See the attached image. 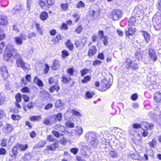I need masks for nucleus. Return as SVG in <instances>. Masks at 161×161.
<instances>
[{
    "mask_svg": "<svg viewBox=\"0 0 161 161\" xmlns=\"http://www.w3.org/2000/svg\"><path fill=\"white\" fill-rule=\"evenodd\" d=\"M98 135L93 131H89L85 135V139L89 143L90 146L95 149L97 146Z\"/></svg>",
    "mask_w": 161,
    "mask_h": 161,
    "instance_id": "1",
    "label": "nucleus"
},
{
    "mask_svg": "<svg viewBox=\"0 0 161 161\" xmlns=\"http://www.w3.org/2000/svg\"><path fill=\"white\" fill-rule=\"evenodd\" d=\"M19 54L17 52L13 46L10 45L7 47L4 54V58L5 61H10L12 57L15 58H19Z\"/></svg>",
    "mask_w": 161,
    "mask_h": 161,
    "instance_id": "2",
    "label": "nucleus"
},
{
    "mask_svg": "<svg viewBox=\"0 0 161 161\" xmlns=\"http://www.w3.org/2000/svg\"><path fill=\"white\" fill-rule=\"evenodd\" d=\"M123 15V13L121 10L116 9L113 11L110 16L114 20H118L121 18Z\"/></svg>",
    "mask_w": 161,
    "mask_h": 161,
    "instance_id": "3",
    "label": "nucleus"
},
{
    "mask_svg": "<svg viewBox=\"0 0 161 161\" xmlns=\"http://www.w3.org/2000/svg\"><path fill=\"white\" fill-rule=\"evenodd\" d=\"M125 66L127 69H129L130 68L133 69L135 70L138 69L139 66L138 63L136 61L132 62L130 58H127L125 61Z\"/></svg>",
    "mask_w": 161,
    "mask_h": 161,
    "instance_id": "4",
    "label": "nucleus"
},
{
    "mask_svg": "<svg viewBox=\"0 0 161 161\" xmlns=\"http://www.w3.org/2000/svg\"><path fill=\"white\" fill-rule=\"evenodd\" d=\"M112 83L109 78H107L102 80L101 85L102 87V91H105L109 88L111 86Z\"/></svg>",
    "mask_w": 161,
    "mask_h": 161,
    "instance_id": "5",
    "label": "nucleus"
},
{
    "mask_svg": "<svg viewBox=\"0 0 161 161\" xmlns=\"http://www.w3.org/2000/svg\"><path fill=\"white\" fill-rule=\"evenodd\" d=\"M122 105L123 104L121 103H118L116 105H115L114 103H113L112 105V109L110 114L113 115H114L116 114L118 111L119 112L120 111V106H122Z\"/></svg>",
    "mask_w": 161,
    "mask_h": 161,
    "instance_id": "6",
    "label": "nucleus"
},
{
    "mask_svg": "<svg viewBox=\"0 0 161 161\" xmlns=\"http://www.w3.org/2000/svg\"><path fill=\"white\" fill-rule=\"evenodd\" d=\"M148 54L150 60L155 62L157 59V56L156 54V51L153 48H149L148 50Z\"/></svg>",
    "mask_w": 161,
    "mask_h": 161,
    "instance_id": "7",
    "label": "nucleus"
},
{
    "mask_svg": "<svg viewBox=\"0 0 161 161\" xmlns=\"http://www.w3.org/2000/svg\"><path fill=\"white\" fill-rule=\"evenodd\" d=\"M156 25H154V29L157 31H159L161 29V15H158L155 18Z\"/></svg>",
    "mask_w": 161,
    "mask_h": 161,
    "instance_id": "8",
    "label": "nucleus"
},
{
    "mask_svg": "<svg viewBox=\"0 0 161 161\" xmlns=\"http://www.w3.org/2000/svg\"><path fill=\"white\" fill-rule=\"evenodd\" d=\"M21 55L19 54V58H15L17 59L16 63L18 67H21L24 69H28L27 67L25 65V63L21 58Z\"/></svg>",
    "mask_w": 161,
    "mask_h": 161,
    "instance_id": "9",
    "label": "nucleus"
},
{
    "mask_svg": "<svg viewBox=\"0 0 161 161\" xmlns=\"http://www.w3.org/2000/svg\"><path fill=\"white\" fill-rule=\"evenodd\" d=\"M13 129V127L10 124H7L2 128L3 132L6 134H8L11 132Z\"/></svg>",
    "mask_w": 161,
    "mask_h": 161,
    "instance_id": "10",
    "label": "nucleus"
},
{
    "mask_svg": "<svg viewBox=\"0 0 161 161\" xmlns=\"http://www.w3.org/2000/svg\"><path fill=\"white\" fill-rule=\"evenodd\" d=\"M21 37L17 36L14 37V39L15 43L18 45H21L23 43V40H25L26 39L25 35H21Z\"/></svg>",
    "mask_w": 161,
    "mask_h": 161,
    "instance_id": "11",
    "label": "nucleus"
},
{
    "mask_svg": "<svg viewBox=\"0 0 161 161\" xmlns=\"http://www.w3.org/2000/svg\"><path fill=\"white\" fill-rule=\"evenodd\" d=\"M136 31V29L134 27H129L128 30L125 31L126 38H129L130 36H133Z\"/></svg>",
    "mask_w": 161,
    "mask_h": 161,
    "instance_id": "12",
    "label": "nucleus"
},
{
    "mask_svg": "<svg viewBox=\"0 0 161 161\" xmlns=\"http://www.w3.org/2000/svg\"><path fill=\"white\" fill-rule=\"evenodd\" d=\"M143 13V11L140 10L138 7H136L134 10L132 15L135 17H139L140 15H142Z\"/></svg>",
    "mask_w": 161,
    "mask_h": 161,
    "instance_id": "13",
    "label": "nucleus"
},
{
    "mask_svg": "<svg viewBox=\"0 0 161 161\" xmlns=\"http://www.w3.org/2000/svg\"><path fill=\"white\" fill-rule=\"evenodd\" d=\"M1 71L3 78L4 79H7L8 77V74L5 65H3L1 67Z\"/></svg>",
    "mask_w": 161,
    "mask_h": 161,
    "instance_id": "14",
    "label": "nucleus"
},
{
    "mask_svg": "<svg viewBox=\"0 0 161 161\" xmlns=\"http://www.w3.org/2000/svg\"><path fill=\"white\" fill-rule=\"evenodd\" d=\"M141 125L142 128L143 129V128L146 129H147L151 130L153 129L154 125L153 124L151 123L149 124L148 123L143 122L141 123Z\"/></svg>",
    "mask_w": 161,
    "mask_h": 161,
    "instance_id": "15",
    "label": "nucleus"
},
{
    "mask_svg": "<svg viewBox=\"0 0 161 161\" xmlns=\"http://www.w3.org/2000/svg\"><path fill=\"white\" fill-rule=\"evenodd\" d=\"M18 148L17 145H16L12 148V149L9 152V154L12 157L16 158L18 153Z\"/></svg>",
    "mask_w": 161,
    "mask_h": 161,
    "instance_id": "16",
    "label": "nucleus"
},
{
    "mask_svg": "<svg viewBox=\"0 0 161 161\" xmlns=\"http://www.w3.org/2000/svg\"><path fill=\"white\" fill-rule=\"evenodd\" d=\"M58 142L56 141L54 143L52 144L51 145L47 146V148L48 150L54 151L56 150V148H58Z\"/></svg>",
    "mask_w": 161,
    "mask_h": 161,
    "instance_id": "17",
    "label": "nucleus"
},
{
    "mask_svg": "<svg viewBox=\"0 0 161 161\" xmlns=\"http://www.w3.org/2000/svg\"><path fill=\"white\" fill-rule=\"evenodd\" d=\"M97 49L94 46H91L88 51V55L90 57L93 56L96 54Z\"/></svg>",
    "mask_w": 161,
    "mask_h": 161,
    "instance_id": "18",
    "label": "nucleus"
},
{
    "mask_svg": "<svg viewBox=\"0 0 161 161\" xmlns=\"http://www.w3.org/2000/svg\"><path fill=\"white\" fill-rule=\"evenodd\" d=\"M74 133L76 136H80L83 133V129L80 126H77L74 130Z\"/></svg>",
    "mask_w": 161,
    "mask_h": 161,
    "instance_id": "19",
    "label": "nucleus"
},
{
    "mask_svg": "<svg viewBox=\"0 0 161 161\" xmlns=\"http://www.w3.org/2000/svg\"><path fill=\"white\" fill-rule=\"evenodd\" d=\"M22 10L20 6L17 5L11 11V13L13 14H17L20 13Z\"/></svg>",
    "mask_w": 161,
    "mask_h": 161,
    "instance_id": "20",
    "label": "nucleus"
},
{
    "mask_svg": "<svg viewBox=\"0 0 161 161\" xmlns=\"http://www.w3.org/2000/svg\"><path fill=\"white\" fill-rule=\"evenodd\" d=\"M60 67L59 61L56 59L54 60L53 64L51 66V68L53 70H57Z\"/></svg>",
    "mask_w": 161,
    "mask_h": 161,
    "instance_id": "21",
    "label": "nucleus"
},
{
    "mask_svg": "<svg viewBox=\"0 0 161 161\" xmlns=\"http://www.w3.org/2000/svg\"><path fill=\"white\" fill-rule=\"evenodd\" d=\"M136 17L132 16L130 17L128 21V26L129 27L130 26L135 25H136Z\"/></svg>",
    "mask_w": 161,
    "mask_h": 161,
    "instance_id": "22",
    "label": "nucleus"
},
{
    "mask_svg": "<svg viewBox=\"0 0 161 161\" xmlns=\"http://www.w3.org/2000/svg\"><path fill=\"white\" fill-rule=\"evenodd\" d=\"M142 32L143 33V35L145 38L146 42L147 43H148L151 38L150 34L147 32L144 31H142Z\"/></svg>",
    "mask_w": 161,
    "mask_h": 161,
    "instance_id": "23",
    "label": "nucleus"
},
{
    "mask_svg": "<svg viewBox=\"0 0 161 161\" xmlns=\"http://www.w3.org/2000/svg\"><path fill=\"white\" fill-rule=\"evenodd\" d=\"M33 81L34 83H36L40 87H42L44 86L43 82L41 80L39 79L37 76H36L34 77Z\"/></svg>",
    "mask_w": 161,
    "mask_h": 161,
    "instance_id": "24",
    "label": "nucleus"
},
{
    "mask_svg": "<svg viewBox=\"0 0 161 161\" xmlns=\"http://www.w3.org/2000/svg\"><path fill=\"white\" fill-rule=\"evenodd\" d=\"M8 24L6 17L3 16H0V25H5Z\"/></svg>",
    "mask_w": 161,
    "mask_h": 161,
    "instance_id": "25",
    "label": "nucleus"
},
{
    "mask_svg": "<svg viewBox=\"0 0 161 161\" xmlns=\"http://www.w3.org/2000/svg\"><path fill=\"white\" fill-rule=\"evenodd\" d=\"M154 99L157 103L160 102L161 101V93L158 92H156L154 96Z\"/></svg>",
    "mask_w": 161,
    "mask_h": 161,
    "instance_id": "26",
    "label": "nucleus"
},
{
    "mask_svg": "<svg viewBox=\"0 0 161 161\" xmlns=\"http://www.w3.org/2000/svg\"><path fill=\"white\" fill-rule=\"evenodd\" d=\"M48 13L45 12L44 11L40 15V18L42 20H46L48 18Z\"/></svg>",
    "mask_w": 161,
    "mask_h": 161,
    "instance_id": "27",
    "label": "nucleus"
},
{
    "mask_svg": "<svg viewBox=\"0 0 161 161\" xmlns=\"http://www.w3.org/2000/svg\"><path fill=\"white\" fill-rule=\"evenodd\" d=\"M16 145H17L18 148H19L20 150L22 151H25L28 147V145L27 144L22 145L17 144Z\"/></svg>",
    "mask_w": 161,
    "mask_h": 161,
    "instance_id": "28",
    "label": "nucleus"
},
{
    "mask_svg": "<svg viewBox=\"0 0 161 161\" xmlns=\"http://www.w3.org/2000/svg\"><path fill=\"white\" fill-rule=\"evenodd\" d=\"M66 45L70 50H73L74 48L73 45L70 40H69L67 41Z\"/></svg>",
    "mask_w": 161,
    "mask_h": 161,
    "instance_id": "29",
    "label": "nucleus"
},
{
    "mask_svg": "<svg viewBox=\"0 0 161 161\" xmlns=\"http://www.w3.org/2000/svg\"><path fill=\"white\" fill-rule=\"evenodd\" d=\"M69 112L73 114V115H74L78 117L81 116V114L79 112L76 111L74 109H71L69 111Z\"/></svg>",
    "mask_w": 161,
    "mask_h": 161,
    "instance_id": "30",
    "label": "nucleus"
},
{
    "mask_svg": "<svg viewBox=\"0 0 161 161\" xmlns=\"http://www.w3.org/2000/svg\"><path fill=\"white\" fill-rule=\"evenodd\" d=\"M157 144V141L155 139H154L151 141L149 142L148 144L149 146L153 148H154L155 147Z\"/></svg>",
    "mask_w": 161,
    "mask_h": 161,
    "instance_id": "31",
    "label": "nucleus"
},
{
    "mask_svg": "<svg viewBox=\"0 0 161 161\" xmlns=\"http://www.w3.org/2000/svg\"><path fill=\"white\" fill-rule=\"evenodd\" d=\"M41 115L36 116H33L30 117V119L32 121H38L41 119Z\"/></svg>",
    "mask_w": 161,
    "mask_h": 161,
    "instance_id": "32",
    "label": "nucleus"
},
{
    "mask_svg": "<svg viewBox=\"0 0 161 161\" xmlns=\"http://www.w3.org/2000/svg\"><path fill=\"white\" fill-rule=\"evenodd\" d=\"M91 79V77L90 75H86L84 77L83 79L81 80V82L84 84L90 81Z\"/></svg>",
    "mask_w": 161,
    "mask_h": 161,
    "instance_id": "33",
    "label": "nucleus"
},
{
    "mask_svg": "<svg viewBox=\"0 0 161 161\" xmlns=\"http://www.w3.org/2000/svg\"><path fill=\"white\" fill-rule=\"evenodd\" d=\"M66 72L70 76H73L74 72V69L73 68H69L67 69Z\"/></svg>",
    "mask_w": 161,
    "mask_h": 161,
    "instance_id": "34",
    "label": "nucleus"
},
{
    "mask_svg": "<svg viewBox=\"0 0 161 161\" xmlns=\"http://www.w3.org/2000/svg\"><path fill=\"white\" fill-rule=\"evenodd\" d=\"M89 70L86 68H84L82 70H80L81 76L83 77L85 75L88 73Z\"/></svg>",
    "mask_w": 161,
    "mask_h": 161,
    "instance_id": "35",
    "label": "nucleus"
},
{
    "mask_svg": "<svg viewBox=\"0 0 161 161\" xmlns=\"http://www.w3.org/2000/svg\"><path fill=\"white\" fill-rule=\"evenodd\" d=\"M62 81L65 83H68L69 82L70 80H71V78L70 77H67L64 76H62Z\"/></svg>",
    "mask_w": 161,
    "mask_h": 161,
    "instance_id": "36",
    "label": "nucleus"
},
{
    "mask_svg": "<svg viewBox=\"0 0 161 161\" xmlns=\"http://www.w3.org/2000/svg\"><path fill=\"white\" fill-rule=\"evenodd\" d=\"M85 4L82 1H80L77 4L76 7L77 8H84L85 7Z\"/></svg>",
    "mask_w": 161,
    "mask_h": 161,
    "instance_id": "37",
    "label": "nucleus"
},
{
    "mask_svg": "<svg viewBox=\"0 0 161 161\" xmlns=\"http://www.w3.org/2000/svg\"><path fill=\"white\" fill-rule=\"evenodd\" d=\"M12 119L14 120H18L20 119L21 118V116L19 115H15L13 114L11 116Z\"/></svg>",
    "mask_w": 161,
    "mask_h": 161,
    "instance_id": "38",
    "label": "nucleus"
},
{
    "mask_svg": "<svg viewBox=\"0 0 161 161\" xmlns=\"http://www.w3.org/2000/svg\"><path fill=\"white\" fill-rule=\"evenodd\" d=\"M61 7L63 11H66L69 7L68 4L67 3H61Z\"/></svg>",
    "mask_w": 161,
    "mask_h": 161,
    "instance_id": "39",
    "label": "nucleus"
},
{
    "mask_svg": "<svg viewBox=\"0 0 161 161\" xmlns=\"http://www.w3.org/2000/svg\"><path fill=\"white\" fill-rule=\"evenodd\" d=\"M1 3L2 7H6L8 5L9 2L8 0H1Z\"/></svg>",
    "mask_w": 161,
    "mask_h": 161,
    "instance_id": "40",
    "label": "nucleus"
},
{
    "mask_svg": "<svg viewBox=\"0 0 161 161\" xmlns=\"http://www.w3.org/2000/svg\"><path fill=\"white\" fill-rule=\"evenodd\" d=\"M45 142L42 141L39 142L36 145V147L37 148H40L43 147L45 144Z\"/></svg>",
    "mask_w": 161,
    "mask_h": 161,
    "instance_id": "41",
    "label": "nucleus"
},
{
    "mask_svg": "<svg viewBox=\"0 0 161 161\" xmlns=\"http://www.w3.org/2000/svg\"><path fill=\"white\" fill-rule=\"evenodd\" d=\"M15 98L16 100L15 102H20L21 101V94L20 93H17L15 96Z\"/></svg>",
    "mask_w": 161,
    "mask_h": 161,
    "instance_id": "42",
    "label": "nucleus"
},
{
    "mask_svg": "<svg viewBox=\"0 0 161 161\" xmlns=\"http://www.w3.org/2000/svg\"><path fill=\"white\" fill-rule=\"evenodd\" d=\"M94 94L93 92H87L85 94L86 97L90 99L92 97V96Z\"/></svg>",
    "mask_w": 161,
    "mask_h": 161,
    "instance_id": "43",
    "label": "nucleus"
},
{
    "mask_svg": "<svg viewBox=\"0 0 161 161\" xmlns=\"http://www.w3.org/2000/svg\"><path fill=\"white\" fill-rule=\"evenodd\" d=\"M63 105V103H62L60 100H57L55 103V106L57 108L60 107Z\"/></svg>",
    "mask_w": 161,
    "mask_h": 161,
    "instance_id": "44",
    "label": "nucleus"
},
{
    "mask_svg": "<svg viewBox=\"0 0 161 161\" xmlns=\"http://www.w3.org/2000/svg\"><path fill=\"white\" fill-rule=\"evenodd\" d=\"M36 25L37 30L38 31L39 33H40L41 35H42L43 34L42 31V29L40 27V25L39 24H36Z\"/></svg>",
    "mask_w": 161,
    "mask_h": 161,
    "instance_id": "45",
    "label": "nucleus"
},
{
    "mask_svg": "<svg viewBox=\"0 0 161 161\" xmlns=\"http://www.w3.org/2000/svg\"><path fill=\"white\" fill-rule=\"evenodd\" d=\"M75 44L76 47L82 46L83 45V43L82 42L78 41H76L75 42Z\"/></svg>",
    "mask_w": 161,
    "mask_h": 161,
    "instance_id": "46",
    "label": "nucleus"
},
{
    "mask_svg": "<svg viewBox=\"0 0 161 161\" xmlns=\"http://www.w3.org/2000/svg\"><path fill=\"white\" fill-rule=\"evenodd\" d=\"M66 126L68 128H72L74 127L75 125L73 122L68 121L66 123Z\"/></svg>",
    "mask_w": 161,
    "mask_h": 161,
    "instance_id": "47",
    "label": "nucleus"
},
{
    "mask_svg": "<svg viewBox=\"0 0 161 161\" xmlns=\"http://www.w3.org/2000/svg\"><path fill=\"white\" fill-rule=\"evenodd\" d=\"M109 155L110 157L112 158H116L118 156L117 153L113 151H111L110 152Z\"/></svg>",
    "mask_w": 161,
    "mask_h": 161,
    "instance_id": "48",
    "label": "nucleus"
},
{
    "mask_svg": "<svg viewBox=\"0 0 161 161\" xmlns=\"http://www.w3.org/2000/svg\"><path fill=\"white\" fill-rule=\"evenodd\" d=\"M60 142L62 145L64 146H65L66 145L67 142V139L63 137L60 140Z\"/></svg>",
    "mask_w": 161,
    "mask_h": 161,
    "instance_id": "49",
    "label": "nucleus"
},
{
    "mask_svg": "<svg viewBox=\"0 0 161 161\" xmlns=\"http://www.w3.org/2000/svg\"><path fill=\"white\" fill-rule=\"evenodd\" d=\"M88 147L86 145H82L81 147V151L89 152Z\"/></svg>",
    "mask_w": 161,
    "mask_h": 161,
    "instance_id": "50",
    "label": "nucleus"
},
{
    "mask_svg": "<svg viewBox=\"0 0 161 161\" xmlns=\"http://www.w3.org/2000/svg\"><path fill=\"white\" fill-rule=\"evenodd\" d=\"M91 15L94 18L97 17L98 14V11H95L94 10H92L90 13Z\"/></svg>",
    "mask_w": 161,
    "mask_h": 161,
    "instance_id": "51",
    "label": "nucleus"
},
{
    "mask_svg": "<svg viewBox=\"0 0 161 161\" xmlns=\"http://www.w3.org/2000/svg\"><path fill=\"white\" fill-rule=\"evenodd\" d=\"M135 58L138 59V60H139L142 58L141 54L138 52H136L135 53Z\"/></svg>",
    "mask_w": 161,
    "mask_h": 161,
    "instance_id": "52",
    "label": "nucleus"
},
{
    "mask_svg": "<svg viewBox=\"0 0 161 161\" xmlns=\"http://www.w3.org/2000/svg\"><path fill=\"white\" fill-rule=\"evenodd\" d=\"M63 38V36L60 34H59L56 36L54 39V41L55 42H58L59 40H62Z\"/></svg>",
    "mask_w": 161,
    "mask_h": 161,
    "instance_id": "53",
    "label": "nucleus"
},
{
    "mask_svg": "<svg viewBox=\"0 0 161 161\" xmlns=\"http://www.w3.org/2000/svg\"><path fill=\"white\" fill-rule=\"evenodd\" d=\"M52 133L55 137L57 138H59L61 136L59 133L58 131L55 130H53L52 131Z\"/></svg>",
    "mask_w": 161,
    "mask_h": 161,
    "instance_id": "54",
    "label": "nucleus"
},
{
    "mask_svg": "<svg viewBox=\"0 0 161 161\" xmlns=\"http://www.w3.org/2000/svg\"><path fill=\"white\" fill-rule=\"evenodd\" d=\"M83 28L82 27L81 25H79L75 30V31L78 34H80L82 31Z\"/></svg>",
    "mask_w": 161,
    "mask_h": 161,
    "instance_id": "55",
    "label": "nucleus"
},
{
    "mask_svg": "<svg viewBox=\"0 0 161 161\" xmlns=\"http://www.w3.org/2000/svg\"><path fill=\"white\" fill-rule=\"evenodd\" d=\"M82 153V154L84 157L86 158L88 157L89 156V153H90L89 152H86L85 151H81Z\"/></svg>",
    "mask_w": 161,
    "mask_h": 161,
    "instance_id": "56",
    "label": "nucleus"
},
{
    "mask_svg": "<svg viewBox=\"0 0 161 161\" xmlns=\"http://www.w3.org/2000/svg\"><path fill=\"white\" fill-rule=\"evenodd\" d=\"M47 139L48 141L50 142H53L54 140V138L53 135H49L47 136Z\"/></svg>",
    "mask_w": 161,
    "mask_h": 161,
    "instance_id": "57",
    "label": "nucleus"
},
{
    "mask_svg": "<svg viewBox=\"0 0 161 161\" xmlns=\"http://www.w3.org/2000/svg\"><path fill=\"white\" fill-rule=\"evenodd\" d=\"M100 143H102V144L103 145H107L108 143V142L107 141V140L104 138H102L100 139V140L99 141Z\"/></svg>",
    "mask_w": 161,
    "mask_h": 161,
    "instance_id": "58",
    "label": "nucleus"
},
{
    "mask_svg": "<svg viewBox=\"0 0 161 161\" xmlns=\"http://www.w3.org/2000/svg\"><path fill=\"white\" fill-rule=\"evenodd\" d=\"M56 119H57L58 121H60L62 118V115L61 113H58L55 116Z\"/></svg>",
    "mask_w": 161,
    "mask_h": 161,
    "instance_id": "59",
    "label": "nucleus"
},
{
    "mask_svg": "<svg viewBox=\"0 0 161 161\" xmlns=\"http://www.w3.org/2000/svg\"><path fill=\"white\" fill-rule=\"evenodd\" d=\"M5 36V35L3 33V31L0 29V41L4 38Z\"/></svg>",
    "mask_w": 161,
    "mask_h": 161,
    "instance_id": "60",
    "label": "nucleus"
},
{
    "mask_svg": "<svg viewBox=\"0 0 161 161\" xmlns=\"http://www.w3.org/2000/svg\"><path fill=\"white\" fill-rule=\"evenodd\" d=\"M78 151V149L76 148H72L70 149V152L74 154H76Z\"/></svg>",
    "mask_w": 161,
    "mask_h": 161,
    "instance_id": "61",
    "label": "nucleus"
},
{
    "mask_svg": "<svg viewBox=\"0 0 161 161\" xmlns=\"http://www.w3.org/2000/svg\"><path fill=\"white\" fill-rule=\"evenodd\" d=\"M6 150L3 148H0V155H4L6 153Z\"/></svg>",
    "mask_w": 161,
    "mask_h": 161,
    "instance_id": "62",
    "label": "nucleus"
},
{
    "mask_svg": "<svg viewBox=\"0 0 161 161\" xmlns=\"http://www.w3.org/2000/svg\"><path fill=\"white\" fill-rule=\"evenodd\" d=\"M49 83L50 85L54 84L55 82V80L53 77H51L48 80Z\"/></svg>",
    "mask_w": 161,
    "mask_h": 161,
    "instance_id": "63",
    "label": "nucleus"
},
{
    "mask_svg": "<svg viewBox=\"0 0 161 161\" xmlns=\"http://www.w3.org/2000/svg\"><path fill=\"white\" fill-rule=\"evenodd\" d=\"M117 32L118 34L120 36H122L124 34V32L120 29H118L117 30Z\"/></svg>",
    "mask_w": 161,
    "mask_h": 161,
    "instance_id": "64",
    "label": "nucleus"
}]
</instances>
